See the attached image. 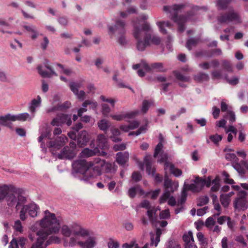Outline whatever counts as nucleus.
Returning a JSON list of instances; mask_svg holds the SVG:
<instances>
[{
	"mask_svg": "<svg viewBox=\"0 0 248 248\" xmlns=\"http://www.w3.org/2000/svg\"><path fill=\"white\" fill-rule=\"evenodd\" d=\"M160 217L161 219H167L170 217V213L169 209H166L161 212Z\"/></svg>",
	"mask_w": 248,
	"mask_h": 248,
	"instance_id": "e2e57ef3",
	"label": "nucleus"
},
{
	"mask_svg": "<svg viewBox=\"0 0 248 248\" xmlns=\"http://www.w3.org/2000/svg\"><path fill=\"white\" fill-rule=\"evenodd\" d=\"M222 136L217 134L209 136V139L215 144L218 145L219 141L222 140Z\"/></svg>",
	"mask_w": 248,
	"mask_h": 248,
	"instance_id": "79ce46f5",
	"label": "nucleus"
},
{
	"mask_svg": "<svg viewBox=\"0 0 248 248\" xmlns=\"http://www.w3.org/2000/svg\"><path fill=\"white\" fill-rule=\"evenodd\" d=\"M151 42L152 44L158 45H159L161 42V39L160 37L154 35L152 36L151 35V39L150 40V43Z\"/></svg>",
	"mask_w": 248,
	"mask_h": 248,
	"instance_id": "0e129e2a",
	"label": "nucleus"
},
{
	"mask_svg": "<svg viewBox=\"0 0 248 248\" xmlns=\"http://www.w3.org/2000/svg\"><path fill=\"white\" fill-rule=\"evenodd\" d=\"M194 78L196 80L199 81H207L209 79V76L204 73L200 72L195 75Z\"/></svg>",
	"mask_w": 248,
	"mask_h": 248,
	"instance_id": "58836bf2",
	"label": "nucleus"
},
{
	"mask_svg": "<svg viewBox=\"0 0 248 248\" xmlns=\"http://www.w3.org/2000/svg\"><path fill=\"white\" fill-rule=\"evenodd\" d=\"M212 115L214 119H216L218 118L220 114V109L216 106H214L212 108Z\"/></svg>",
	"mask_w": 248,
	"mask_h": 248,
	"instance_id": "338daca9",
	"label": "nucleus"
},
{
	"mask_svg": "<svg viewBox=\"0 0 248 248\" xmlns=\"http://www.w3.org/2000/svg\"><path fill=\"white\" fill-rule=\"evenodd\" d=\"M142 176L140 173L138 171H134L132 174V179L136 182H139L141 179Z\"/></svg>",
	"mask_w": 248,
	"mask_h": 248,
	"instance_id": "69168bd1",
	"label": "nucleus"
},
{
	"mask_svg": "<svg viewBox=\"0 0 248 248\" xmlns=\"http://www.w3.org/2000/svg\"><path fill=\"white\" fill-rule=\"evenodd\" d=\"M13 227L16 232H19L20 233H22L23 232V227L19 220L15 221Z\"/></svg>",
	"mask_w": 248,
	"mask_h": 248,
	"instance_id": "49530a36",
	"label": "nucleus"
},
{
	"mask_svg": "<svg viewBox=\"0 0 248 248\" xmlns=\"http://www.w3.org/2000/svg\"><path fill=\"white\" fill-rule=\"evenodd\" d=\"M162 234V231L160 228H157L156 230L155 234H153L152 233H150L151 235V246L155 245V247H156L160 242V236Z\"/></svg>",
	"mask_w": 248,
	"mask_h": 248,
	"instance_id": "393cba45",
	"label": "nucleus"
},
{
	"mask_svg": "<svg viewBox=\"0 0 248 248\" xmlns=\"http://www.w3.org/2000/svg\"><path fill=\"white\" fill-rule=\"evenodd\" d=\"M41 102V98L39 95L37 96V99H33L31 101V106L30 107V110L32 114H34L36 108L40 106Z\"/></svg>",
	"mask_w": 248,
	"mask_h": 248,
	"instance_id": "2f4dec72",
	"label": "nucleus"
},
{
	"mask_svg": "<svg viewBox=\"0 0 248 248\" xmlns=\"http://www.w3.org/2000/svg\"><path fill=\"white\" fill-rule=\"evenodd\" d=\"M108 248H118L119 247V244L117 241L110 238L108 243Z\"/></svg>",
	"mask_w": 248,
	"mask_h": 248,
	"instance_id": "6e6d98bb",
	"label": "nucleus"
},
{
	"mask_svg": "<svg viewBox=\"0 0 248 248\" xmlns=\"http://www.w3.org/2000/svg\"><path fill=\"white\" fill-rule=\"evenodd\" d=\"M144 161L146 165L147 173L149 175H152L154 176L155 174V169L154 167H152V160L151 157L146 156L144 158Z\"/></svg>",
	"mask_w": 248,
	"mask_h": 248,
	"instance_id": "bb28decb",
	"label": "nucleus"
},
{
	"mask_svg": "<svg viewBox=\"0 0 248 248\" xmlns=\"http://www.w3.org/2000/svg\"><path fill=\"white\" fill-rule=\"evenodd\" d=\"M209 202V199L207 196H203L199 198L197 202V205L198 206H202L206 205Z\"/></svg>",
	"mask_w": 248,
	"mask_h": 248,
	"instance_id": "09e8293b",
	"label": "nucleus"
},
{
	"mask_svg": "<svg viewBox=\"0 0 248 248\" xmlns=\"http://www.w3.org/2000/svg\"><path fill=\"white\" fill-rule=\"evenodd\" d=\"M45 66L50 71L48 72L42 70V66L41 65H38L37 69L38 73L43 78H50L52 76H57V74L54 71L52 67L49 65L48 62L46 61L45 63Z\"/></svg>",
	"mask_w": 248,
	"mask_h": 248,
	"instance_id": "2eb2a0df",
	"label": "nucleus"
},
{
	"mask_svg": "<svg viewBox=\"0 0 248 248\" xmlns=\"http://www.w3.org/2000/svg\"><path fill=\"white\" fill-rule=\"evenodd\" d=\"M232 0H217V6L218 10H225L228 7L229 4L232 2Z\"/></svg>",
	"mask_w": 248,
	"mask_h": 248,
	"instance_id": "f704fd0d",
	"label": "nucleus"
},
{
	"mask_svg": "<svg viewBox=\"0 0 248 248\" xmlns=\"http://www.w3.org/2000/svg\"><path fill=\"white\" fill-rule=\"evenodd\" d=\"M149 107L150 104L149 102L146 100H144L142 102V106L141 110V112L144 114L146 113L149 109Z\"/></svg>",
	"mask_w": 248,
	"mask_h": 248,
	"instance_id": "bf43d9fd",
	"label": "nucleus"
},
{
	"mask_svg": "<svg viewBox=\"0 0 248 248\" xmlns=\"http://www.w3.org/2000/svg\"><path fill=\"white\" fill-rule=\"evenodd\" d=\"M78 244L83 248H93L95 245V238L90 237L85 242L79 241Z\"/></svg>",
	"mask_w": 248,
	"mask_h": 248,
	"instance_id": "c756f323",
	"label": "nucleus"
},
{
	"mask_svg": "<svg viewBox=\"0 0 248 248\" xmlns=\"http://www.w3.org/2000/svg\"><path fill=\"white\" fill-rule=\"evenodd\" d=\"M218 22L220 24L234 22L236 23L241 22L239 15L232 7H229L228 11L220 14L217 17Z\"/></svg>",
	"mask_w": 248,
	"mask_h": 248,
	"instance_id": "423d86ee",
	"label": "nucleus"
},
{
	"mask_svg": "<svg viewBox=\"0 0 248 248\" xmlns=\"http://www.w3.org/2000/svg\"><path fill=\"white\" fill-rule=\"evenodd\" d=\"M125 22L121 19H117L114 26H110L108 27V34L112 38L114 34L120 35L118 39V43L122 46L125 45L127 43L124 34L125 33Z\"/></svg>",
	"mask_w": 248,
	"mask_h": 248,
	"instance_id": "39448f33",
	"label": "nucleus"
},
{
	"mask_svg": "<svg viewBox=\"0 0 248 248\" xmlns=\"http://www.w3.org/2000/svg\"><path fill=\"white\" fill-rule=\"evenodd\" d=\"M40 225L41 229L37 232L38 236L36 243L32 244L31 248H46L51 243H59L60 239L55 236H51L44 244L45 241L47 236L52 233L59 232L60 228L59 220L56 217L54 213L49 211H45V216L40 220Z\"/></svg>",
	"mask_w": 248,
	"mask_h": 248,
	"instance_id": "f257e3e1",
	"label": "nucleus"
},
{
	"mask_svg": "<svg viewBox=\"0 0 248 248\" xmlns=\"http://www.w3.org/2000/svg\"><path fill=\"white\" fill-rule=\"evenodd\" d=\"M66 124L68 126L72 124L71 116L67 114L58 113L51 122L53 126H60L64 124Z\"/></svg>",
	"mask_w": 248,
	"mask_h": 248,
	"instance_id": "9b49d317",
	"label": "nucleus"
},
{
	"mask_svg": "<svg viewBox=\"0 0 248 248\" xmlns=\"http://www.w3.org/2000/svg\"><path fill=\"white\" fill-rule=\"evenodd\" d=\"M225 158L229 161H233L234 162L239 161L235 154L233 153H227L225 155Z\"/></svg>",
	"mask_w": 248,
	"mask_h": 248,
	"instance_id": "864d4df0",
	"label": "nucleus"
},
{
	"mask_svg": "<svg viewBox=\"0 0 248 248\" xmlns=\"http://www.w3.org/2000/svg\"><path fill=\"white\" fill-rule=\"evenodd\" d=\"M96 143L98 148L105 149L108 147L107 139L106 136L103 134H99L97 136Z\"/></svg>",
	"mask_w": 248,
	"mask_h": 248,
	"instance_id": "7c9ffc66",
	"label": "nucleus"
},
{
	"mask_svg": "<svg viewBox=\"0 0 248 248\" xmlns=\"http://www.w3.org/2000/svg\"><path fill=\"white\" fill-rule=\"evenodd\" d=\"M156 24L160 32L164 34L168 33L167 29L170 30L172 29V25L169 21H159Z\"/></svg>",
	"mask_w": 248,
	"mask_h": 248,
	"instance_id": "a878e982",
	"label": "nucleus"
},
{
	"mask_svg": "<svg viewBox=\"0 0 248 248\" xmlns=\"http://www.w3.org/2000/svg\"><path fill=\"white\" fill-rule=\"evenodd\" d=\"M164 186L165 190H168L171 193L174 192L178 187V185H174L167 173L165 175Z\"/></svg>",
	"mask_w": 248,
	"mask_h": 248,
	"instance_id": "aec40b11",
	"label": "nucleus"
},
{
	"mask_svg": "<svg viewBox=\"0 0 248 248\" xmlns=\"http://www.w3.org/2000/svg\"><path fill=\"white\" fill-rule=\"evenodd\" d=\"M140 207L145 208L146 209H149L152 206L151 205L150 202L148 200H143L140 204Z\"/></svg>",
	"mask_w": 248,
	"mask_h": 248,
	"instance_id": "680f3d73",
	"label": "nucleus"
},
{
	"mask_svg": "<svg viewBox=\"0 0 248 248\" xmlns=\"http://www.w3.org/2000/svg\"><path fill=\"white\" fill-rule=\"evenodd\" d=\"M150 30V26L147 22L141 26L134 25L133 36L137 40V48L138 50L142 51L150 46L151 34L148 32Z\"/></svg>",
	"mask_w": 248,
	"mask_h": 248,
	"instance_id": "7ed1b4c3",
	"label": "nucleus"
},
{
	"mask_svg": "<svg viewBox=\"0 0 248 248\" xmlns=\"http://www.w3.org/2000/svg\"><path fill=\"white\" fill-rule=\"evenodd\" d=\"M77 145L72 141H70L69 146H65L58 155V157L60 159L71 160L74 158L77 155Z\"/></svg>",
	"mask_w": 248,
	"mask_h": 248,
	"instance_id": "6e6552de",
	"label": "nucleus"
},
{
	"mask_svg": "<svg viewBox=\"0 0 248 248\" xmlns=\"http://www.w3.org/2000/svg\"><path fill=\"white\" fill-rule=\"evenodd\" d=\"M98 126L100 130L106 131L109 127V124L108 121L103 119L98 122Z\"/></svg>",
	"mask_w": 248,
	"mask_h": 248,
	"instance_id": "4c0bfd02",
	"label": "nucleus"
},
{
	"mask_svg": "<svg viewBox=\"0 0 248 248\" xmlns=\"http://www.w3.org/2000/svg\"><path fill=\"white\" fill-rule=\"evenodd\" d=\"M171 192L168 190H165L163 194L160 197L159 199L160 203H163L170 197Z\"/></svg>",
	"mask_w": 248,
	"mask_h": 248,
	"instance_id": "3c124183",
	"label": "nucleus"
},
{
	"mask_svg": "<svg viewBox=\"0 0 248 248\" xmlns=\"http://www.w3.org/2000/svg\"><path fill=\"white\" fill-rule=\"evenodd\" d=\"M233 168L240 174H244L245 170L243 168H242L240 164L238 163V161H236L234 163L233 165Z\"/></svg>",
	"mask_w": 248,
	"mask_h": 248,
	"instance_id": "052dcab7",
	"label": "nucleus"
},
{
	"mask_svg": "<svg viewBox=\"0 0 248 248\" xmlns=\"http://www.w3.org/2000/svg\"><path fill=\"white\" fill-rule=\"evenodd\" d=\"M88 105L90 106L91 108L95 109L97 106V103L90 100H86L83 103L82 106L87 107Z\"/></svg>",
	"mask_w": 248,
	"mask_h": 248,
	"instance_id": "37998d69",
	"label": "nucleus"
},
{
	"mask_svg": "<svg viewBox=\"0 0 248 248\" xmlns=\"http://www.w3.org/2000/svg\"><path fill=\"white\" fill-rule=\"evenodd\" d=\"M173 73L176 78L180 81L187 82L189 80V77L184 76L179 72L174 71Z\"/></svg>",
	"mask_w": 248,
	"mask_h": 248,
	"instance_id": "a19ab883",
	"label": "nucleus"
},
{
	"mask_svg": "<svg viewBox=\"0 0 248 248\" xmlns=\"http://www.w3.org/2000/svg\"><path fill=\"white\" fill-rule=\"evenodd\" d=\"M197 238L200 242L202 246H204L207 244V241L206 239L204 238V235L201 232H199L197 234Z\"/></svg>",
	"mask_w": 248,
	"mask_h": 248,
	"instance_id": "4d7b16f0",
	"label": "nucleus"
},
{
	"mask_svg": "<svg viewBox=\"0 0 248 248\" xmlns=\"http://www.w3.org/2000/svg\"><path fill=\"white\" fill-rule=\"evenodd\" d=\"M72 232L75 236L84 237L89 235V232L87 230L76 224L73 225L71 228L67 225L62 226V233L64 236L69 237Z\"/></svg>",
	"mask_w": 248,
	"mask_h": 248,
	"instance_id": "0eeeda50",
	"label": "nucleus"
},
{
	"mask_svg": "<svg viewBox=\"0 0 248 248\" xmlns=\"http://www.w3.org/2000/svg\"><path fill=\"white\" fill-rule=\"evenodd\" d=\"M102 107L103 114L105 116L107 115L110 111V108L108 105L106 104H102Z\"/></svg>",
	"mask_w": 248,
	"mask_h": 248,
	"instance_id": "774afa93",
	"label": "nucleus"
},
{
	"mask_svg": "<svg viewBox=\"0 0 248 248\" xmlns=\"http://www.w3.org/2000/svg\"><path fill=\"white\" fill-rule=\"evenodd\" d=\"M204 186L205 181L202 178L197 176L195 178L194 183L187 185V190L193 192H199L203 188Z\"/></svg>",
	"mask_w": 248,
	"mask_h": 248,
	"instance_id": "ddd939ff",
	"label": "nucleus"
},
{
	"mask_svg": "<svg viewBox=\"0 0 248 248\" xmlns=\"http://www.w3.org/2000/svg\"><path fill=\"white\" fill-rule=\"evenodd\" d=\"M198 42V40L197 39H189L186 42V47L189 50H190L192 46H197Z\"/></svg>",
	"mask_w": 248,
	"mask_h": 248,
	"instance_id": "ea45409f",
	"label": "nucleus"
},
{
	"mask_svg": "<svg viewBox=\"0 0 248 248\" xmlns=\"http://www.w3.org/2000/svg\"><path fill=\"white\" fill-rule=\"evenodd\" d=\"M7 122H14L16 120L20 121H25L27 120H31L34 116V114L30 116L28 113H23L19 114L17 115H13L10 114H6Z\"/></svg>",
	"mask_w": 248,
	"mask_h": 248,
	"instance_id": "4468645a",
	"label": "nucleus"
},
{
	"mask_svg": "<svg viewBox=\"0 0 248 248\" xmlns=\"http://www.w3.org/2000/svg\"><path fill=\"white\" fill-rule=\"evenodd\" d=\"M151 68L152 69H155L158 72H165V70L163 69V64L161 62H155L151 64Z\"/></svg>",
	"mask_w": 248,
	"mask_h": 248,
	"instance_id": "a18cd8bd",
	"label": "nucleus"
},
{
	"mask_svg": "<svg viewBox=\"0 0 248 248\" xmlns=\"http://www.w3.org/2000/svg\"><path fill=\"white\" fill-rule=\"evenodd\" d=\"M57 105L59 110L62 111L69 108L71 106V103L70 102L66 101L62 104H59Z\"/></svg>",
	"mask_w": 248,
	"mask_h": 248,
	"instance_id": "5fc2aeb1",
	"label": "nucleus"
},
{
	"mask_svg": "<svg viewBox=\"0 0 248 248\" xmlns=\"http://www.w3.org/2000/svg\"><path fill=\"white\" fill-rule=\"evenodd\" d=\"M212 77L213 79H219L222 78V70H215L211 72Z\"/></svg>",
	"mask_w": 248,
	"mask_h": 248,
	"instance_id": "603ef678",
	"label": "nucleus"
},
{
	"mask_svg": "<svg viewBox=\"0 0 248 248\" xmlns=\"http://www.w3.org/2000/svg\"><path fill=\"white\" fill-rule=\"evenodd\" d=\"M164 169L165 170L169 169L170 172L175 177H179L182 174V171L180 169L175 168L173 164L168 161L165 162Z\"/></svg>",
	"mask_w": 248,
	"mask_h": 248,
	"instance_id": "4be33fe9",
	"label": "nucleus"
},
{
	"mask_svg": "<svg viewBox=\"0 0 248 248\" xmlns=\"http://www.w3.org/2000/svg\"><path fill=\"white\" fill-rule=\"evenodd\" d=\"M156 209L155 206H152L149 209H147V215L151 222H154L156 220Z\"/></svg>",
	"mask_w": 248,
	"mask_h": 248,
	"instance_id": "72a5a7b5",
	"label": "nucleus"
},
{
	"mask_svg": "<svg viewBox=\"0 0 248 248\" xmlns=\"http://www.w3.org/2000/svg\"><path fill=\"white\" fill-rule=\"evenodd\" d=\"M222 68L228 72H232L233 71L232 65L229 60H223L221 61Z\"/></svg>",
	"mask_w": 248,
	"mask_h": 248,
	"instance_id": "e433bc0d",
	"label": "nucleus"
},
{
	"mask_svg": "<svg viewBox=\"0 0 248 248\" xmlns=\"http://www.w3.org/2000/svg\"><path fill=\"white\" fill-rule=\"evenodd\" d=\"M162 148L163 144L161 142H159L155 147L154 154V157L155 158L159 154H161L160 158L159 159V161L160 163L167 162V160L168 159V157L166 155H162Z\"/></svg>",
	"mask_w": 248,
	"mask_h": 248,
	"instance_id": "6ab92c4d",
	"label": "nucleus"
},
{
	"mask_svg": "<svg viewBox=\"0 0 248 248\" xmlns=\"http://www.w3.org/2000/svg\"><path fill=\"white\" fill-rule=\"evenodd\" d=\"M18 246L21 248H25V246L27 242V239L24 237H20L17 239Z\"/></svg>",
	"mask_w": 248,
	"mask_h": 248,
	"instance_id": "13d9d810",
	"label": "nucleus"
},
{
	"mask_svg": "<svg viewBox=\"0 0 248 248\" xmlns=\"http://www.w3.org/2000/svg\"><path fill=\"white\" fill-rule=\"evenodd\" d=\"M94 165V160L88 162L84 159L75 160L72 164L74 170L83 174L82 180L87 182L95 176V173L93 171Z\"/></svg>",
	"mask_w": 248,
	"mask_h": 248,
	"instance_id": "20e7f679",
	"label": "nucleus"
},
{
	"mask_svg": "<svg viewBox=\"0 0 248 248\" xmlns=\"http://www.w3.org/2000/svg\"><path fill=\"white\" fill-rule=\"evenodd\" d=\"M94 163H95V165L93 168V171L95 173V176L101 175L103 170L106 172H109L113 169L112 163L106 162L104 160H102L100 158H95Z\"/></svg>",
	"mask_w": 248,
	"mask_h": 248,
	"instance_id": "1a4fd4ad",
	"label": "nucleus"
},
{
	"mask_svg": "<svg viewBox=\"0 0 248 248\" xmlns=\"http://www.w3.org/2000/svg\"><path fill=\"white\" fill-rule=\"evenodd\" d=\"M89 137L87 132L85 130L80 131L78 136L77 142L79 146L85 145L89 141Z\"/></svg>",
	"mask_w": 248,
	"mask_h": 248,
	"instance_id": "412c9836",
	"label": "nucleus"
},
{
	"mask_svg": "<svg viewBox=\"0 0 248 248\" xmlns=\"http://www.w3.org/2000/svg\"><path fill=\"white\" fill-rule=\"evenodd\" d=\"M213 186L211 187V190L213 192H217L219 190L220 185L219 183V179L217 178H215L212 181Z\"/></svg>",
	"mask_w": 248,
	"mask_h": 248,
	"instance_id": "8fccbe9b",
	"label": "nucleus"
},
{
	"mask_svg": "<svg viewBox=\"0 0 248 248\" xmlns=\"http://www.w3.org/2000/svg\"><path fill=\"white\" fill-rule=\"evenodd\" d=\"M183 239L185 243V245L190 243L191 241H193L194 238L192 232L189 231L187 234H185L183 235Z\"/></svg>",
	"mask_w": 248,
	"mask_h": 248,
	"instance_id": "c03bdc74",
	"label": "nucleus"
},
{
	"mask_svg": "<svg viewBox=\"0 0 248 248\" xmlns=\"http://www.w3.org/2000/svg\"><path fill=\"white\" fill-rule=\"evenodd\" d=\"M71 90L73 93L78 96V98L81 100H83L85 96V93L83 91H80L78 92V89L80 87V83L71 82L69 85Z\"/></svg>",
	"mask_w": 248,
	"mask_h": 248,
	"instance_id": "f3484780",
	"label": "nucleus"
},
{
	"mask_svg": "<svg viewBox=\"0 0 248 248\" xmlns=\"http://www.w3.org/2000/svg\"><path fill=\"white\" fill-rule=\"evenodd\" d=\"M222 51L219 48H216L213 49L211 51H202L197 52V55L198 56H206L208 57H212L213 55L216 54L218 56L222 55Z\"/></svg>",
	"mask_w": 248,
	"mask_h": 248,
	"instance_id": "c85d7f7f",
	"label": "nucleus"
},
{
	"mask_svg": "<svg viewBox=\"0 0 248 248\" xmlns=\"http://www.w3.org/2000/svg\"><path fill=\"white\" fill-rule=\"evenodd\" d=\"M201 10L206 11L207 8L206 6L199 7L193 5L188 6L184 4H174L171 7H163L164 11L171 13V19L177 24L178 31L180 32H183L185 30V23L187 20H190Z\"/></svg>",
	"mask_w": 248,
	"mask_h": 248,
	"instance_id": "f03ea898",
	"label": "nucleus"
},
{
	"mask_svg": "<svg viewBox=\"0 0 248 248\" xmlns=\"http://www.w3.org/2000/svg\"><path fill=\"white\" fill-rule=\"evenodd\" d=\"M24 28L27 31L31 34V38L32 39L34 40L38 37L39 33L35 27L32 26H25Z\"/></svg>",
	"mask_w": 248,
	"mask_h": 248,
	"instance_id": "473e14b6",
	"label": "nucleus"
},
{
	"mask_svg": "<svg viewBox=\"0 0 248 248\" xmlns=\"http://www.w3.org/2000/svg\"><path fill=\"white\" fill-rule=\"evenodd\" d=\"M100 151L98 147H95L93 150L90 149L88 148L84 149L80 153L82 157L87 158L93 156L96 154L99 153Z\"/></svg>",
	"mask_w": 248,
	"mask_h": 248,
	"instance_id": "b1692460",
	"label": "nucleus"
},
{
	"mask_svg": "<svg viewBox=\"0 0 248 248\" xmlns=\"http://www.w3.org/2000/svg\"><path fill=\"white\" fill-rule=\"evenodd\" d=\"M15 193H9L6 197L7 204L10 206H13L16 202V198L14 195Z\"/></svg>",
	"mask_w": 248,
	"mask_h": 248,
	"instance_id": "c9c22d12",
	"label": "nucleus"
},
{
	"mask_svg": "<svg viewBox=\"0 0 248 248\" xmlns=\"http://www.w3.org/2000/svg\"><path fill=\"white\" fill-rule=\"evenodd\" d=\"M20 188H16L12 185H4L0 186V201L4 200L9 193H20Z\"/></svg>",
	"mask_w": 248,
	"mask_h": 248,
	"instance_id": "f8f14e48",
	"label": "nucleus"
},
{
	"mask_svg": "<svg viewBox=\"0 0 248 248\" xmlns=\"http://www.w3.org/2000/svg\"><path fill=\"white\" fill-rule=\"evenodd\" d=\"M139 113L138 110L127 112L124 115H113L111 117L113 120L117 121H121L124 118H132L137 116Z\"/></svg>",
	"mask_w": 248,
	"mask_h": 248,
	"instance_id": "5701e85b",
	"label": "nucleus"
},
{
	"mask_svg": "<svg viewBox=\"0 0 248 248\" xmlns=\"http://www.w3.org/2000/svg\"><path fill=\"white\" fill-rule=\"evenodd\" d=\"M233 207L235 211L245 210L248 208V202L247 195L245 191H240L233 202Z\"/></svg>",
	"mask_w": 248,
	"mask_h": 248,
	"instance_id": "9d476101",
	"label": "nucleus"
},
{
	"mask_svg": "<svg viewBox=\"0 0 248 248\" xmlns=\"http://www.w3.org/2000/svg\"><path fill=\"white\" fill-rule=\"evenodd\" d=\"M222 175L224 177V182L226 184H234V182L232 179L230 178V175L226 171H223L222 172Z\"/></svg>",
	"mask_w": 248,
	"mask_h": 248,
	"instance_id": "de8ad7c7",
	"label": "nucleus"
},
{
	"mask_svg": "<svg viewBox=\"0 0 248 248\" xmlns=\"http://www.w3.org/2000/svg\"><path fill=\"white\" fill-rule=\"evenodd\" d=\"M25 206L27 212L31 217H35L37 216L38 210L39 209V208L37 204L35 203H31Z\"/></svg>",
	"mask_w": 248,
	"mask_h": 248,
	"instance_id": "cd10ccee",
	"label": "nucleus"
},
{
	"mask_svg": "<svg viewBox=\"0 0 248 248\" xmlns=\"http://www.w3.org/2000/svg\"><path fill=\"white\" fill-rule=\"evenodd\" d=\"M67 140L68 139L66 136L62 135L57 137L54 140L50 141L49 146L55 149H59L66 143Z\"/></svg>",
	"mask_w": 248,
	"mask_h": 248,
	"instance_id": "dca6fc26",
	"label": "nucleus"
},
{
	"mask_svg": "<svg viewBox=\"0 0 248 248\" xmlns=\"http://www.w3.org/2000/svg\"><path fill=\"white\" fill-rule=\"evenodd\" d=\"M129 154L127 152H118L116 154V161L118 164L124 166L129 160Z\"/></svg>",
	"mask_w": 248,
	"mask_h": 248,
	"instance_id": "a211bd4d",
	"label": "nucleus"
}]
</instances>
